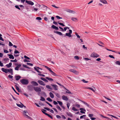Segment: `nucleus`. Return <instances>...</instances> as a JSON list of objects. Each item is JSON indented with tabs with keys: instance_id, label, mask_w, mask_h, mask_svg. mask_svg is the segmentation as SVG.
Here are the masks:
<instances>
[{
	"instance_id": "f257e3e1",
	"label": "nucleus",
	"mask_w": 120,
	"mask_h": 120,
	"mask_svg": "<svg viewBox=\"0 0 120 120\" xmlns=\"http://www.w3.org/2000/svg\"><path fill=\"white\" fill-rule=\"evenodd\" d=\"M34 90L37 92L38 93V94L39 95L41 91V89L38 86H34Z\"/></svg>"
},
{
	"instance_id": "f03ea898",
	"label": "nucleus",
	"mask_w": 120,
	"mask_h": 120,
	"mask_svg": "<svg viewBox=\"0 0 120 120\" xmlns=\"http://www.w3.org/2000/svg\"><path fill=\"white\" fill-rule=\"evenodd\" d=\"M25 1L28 4H30L31 5H32L34 4V3L31 1L25 0H21V2L22 3H24Z\"/></svg>"
},
{
	"instance_id": "7ed1b4c3",
	"label": "nucleus",
	"mask_w": 120,
	"mask_h": 120,
	"mask_svg": "<svg viewBox=\"0 0 120 120\" xmlns=\"http://www.w3.org/2000/svg\"><path fill=\"white\" fill-rule=\"evenodd\" d=\"M20 82L21 83L24 85H26L29 82V81L27 79H23L20 80Z\"/></svg>"
},
{
	"instance_id": "20e7f679",
	"label": "nucleus",
	"mask_w": 120,
	"mask_h": 120,
	"mask_svg": "<svg viewBox=\"0 0 120 120\" xmlns=\"http://www.w3.org/2000/svg\"><path fill=\"white\" fill-rule=\"evenodd\" d=\"M34 87L32 85H29L27 86V88L29 91H32L34 90Z\"/></svg>"
},
{
	"instance_id": "39448f33",
	"label": "nucleus",
	"mask_w": 120,
	"mask_h": 120,
	"mask_svg": "<svg viewBox=\"0 0 120 120\" xmlns=\"http://www.w3.org/2000/svg\"><path fill=\"white\" fill-rule=\"evenodd\" d=\"M90 56L91 57L95 58L99 57V56L97 53L94 52H93L91 55Z\"/></svg>"
},
{
	"instance_id": "423d86ee",
	"label": "nucleus",
	"mask_w": 120,
	"mask_h": 120,
	"mask_svg": "<svg viewBox=\"0 0 120 120\" xmlns=\"http://www.w3.org/2000/svg\"><path fill=\"white\" fill-rule=\"evenodd\" d=\"M69 32L68 33H66L65 36H67L68 37H70L72 36L71 34L72 33V30H69Z\"/></svg>"
},
{
	"instance_id": "0eeeda50",
	"label": "nucleus",
	"mask_w": 120,
	"mask_h": 120,
	"mask_svg": "<svg viewBox=\"0 0 120 120\" xmlns=\"http://www.w3.org/2000/svg\"><path fill=\"white\" fill-rule=\"evenodd\" d=\"M37 82L40 85H41L44 86L45 85V84L44 83V82L41 80H38V81Z\"/></svg>"
},
{
	"instance_id": "6e6552de",
	"label": "nucleus",
	"mask_w": 120,
	"mask_h": 120,
	"mask_svg": "<svg viewBox=\"0 0 120 120\" xmlns=\"http://www.w3.org/2000/svg\"><path fill=\"white\" fill-rule=\"evenodd\" d=\"M44 109H46L48 111H49L50 112H51V113H54V112L53 110L52 109H49L47 107H44Z\"/></svg>"
},
{
	"instance_id": "1a4fd4ad",
	"label": "nucleus",
	"mask_w": 120,
	"mask_h": 120,
	"mask_svg": "<svg viewBox=\"0 0 120 120\" xmlns=\"http://www.w3.org/2000/svg\"><path fill=\"white\" fill-rule=\"evenodd\" d=\"M51 85L53 87L54 89L56 90H58L57 86L56 85L51 84Z\"/></svg>"
},
{
	"instance_id": "9d476101",
	"label": "nucleus",
	"mask_w": 120,
	"mask_h": 120,
	"mask_svg": "<svg viewBox=\"0 0 120 120\" xmlns=\"http://www.w3.org/2000/svg\"><path fill=\"white\" fill-rule=\"evenodd\" d=\"M69 71L71 72H72L74 73H75L76 74H78L79 73V72L75 70H73V69H70Z\"/></svg>"
},
{
	"instance_id": "9b49d317",
	"label": "nucleus",
	"mask_w": 120,
	"mask_h": 120,
	"mask_svg": "<svg viewBox=\"0 0 120 120\" xmlns=\"http://www.w3.org/2000/svg\"><path fill=\"white\" fill-rule=\"evenodd\" d=\"M62 99L64 100L67 101L68 100V99L67 98V97L64 95L62 96Z\"/></svg>"
},
{
	"instance_id": "f8f14e48",
	"label": "nucleus",
	"mask_w": 120,
	"mask_h": 120,
	"mask_svg": "<svg viewBox=\"0 0 120 120\" xmlns=\"http://www.w3.org/2000/svg\"><path fill=\"white\" fill-rule=\"evenodd\" d=\"M79 100L81 101L86 106H87L89 108H90L91 106L87 103L86 102L83 101H82L81 100Z\"/></svg>"
},
{
	"instance_id": "ddd939ff",
	"label": "nucleus",
	"mask_w": 120,
	"mask_h": 120,
	"mask_svg": "<svg viewBox=\"0 0 120 120\" xmlns=\"http://www.w3.org/2000/svg\"><path fill=\"white\" fill-rule=\"evenodd\" d=\"M80 110H81V111H80V112L81 113L84 114L85 113V112L82 111H84L85 112L86 111V110L85 109L82 108H81L80 109Z\"/></svg>"
},
{
	"instance_id": "4468645a",
	"label": "nucleus",
	"mask_w": 120,
	"mask_h": 120,
	"mask_svg": "<svg viewBox=\"0 0 120 120\" xmlns=\"http://www.w3.org/2000/svg\"><path fill=\"white\" fill-rule=\"evenodd\" d=\"M7 71L9 73H11V74L12 75H13V70L11 68H10L9 69H7Z\"/></svg>"
},
{
	"instance_id": "2eb2a0df",
	"label": "nucleus",
	"mask_w": 120,
	"mask_h": 120,
	"mask_svg": "<svg viewBox=\"0 0 120 120\" xmlns=\"http://www.w3.org/2000/svg\"><path fill=\"white\" fill-rule=\"evenodd\" d=\"M31 83L34 86H38V84L35 81H32L31 82Z\"/></svg>"
},
{
	"instance_id": "dca6fc26",
	"label": "nucleus",
	"mask_w": 120,
	"mask_h": 120,
	"mask_svg": "<svg viewBox=\"0 0 120 120\" xmlns=\"http://www.w3.org/2000/svg\"><path fill=\"white\" fill-rule=\"evenodd\" d=\"M51 28L56 30H58L59 29L57 27L55 26L54 25H53L52 26Z\"/></svg>"
},
{
	"instance_id": "f3484780",
	"label": "nucleus",
	"mask_w": 120,
	"mask_h": 120,
	"mask_svg": "<svg viewBox=\"0 0 120 120\" xmlns=\"http://www.w3.org/2000/svg\"><path fill=\"white\" fill-rule=\"evenodd\" d=\"M2 70L5 73H8L7 69H5L4 68H2Z\"/></svg>"
},
{
	"instance_id": "a211bd4d",
	"label": "nucleus",
	"mask_w": 120,
	"mask_h": 120,
	"mask_svg": "<svg viewBox=\"0 0 120 120\" xmlns=\"http://www.w3.org/2000/svg\"><path fill=\"white\" fill-rule=\"evenodd\" d=\"M66 114L68 116L71 117H72L73 116V114L70 112H66Z\"/></svg>"
},
{
	"instance_id": "6ab92c4d",
	"label": "nucleus",
	"mask_w": 120,
	"mask_h": 120,
	"mask_svg": "<svg viewBox=\"0 0 120 120\" xmlns=\"http://www.w3.org/2000/svg\"><path fill=\"white\" fill-rule=\"evenodd\" d=\"M54 33H56L57 34H58L60 35H63V34L62 33L60 32L57 31H54Z\"/></svg>"
},
{
	"instance_id": "aec40b11",
	"label": "nucleus",
	"mask_w": 120,
	"mask_h": 120,
	"mask_svg": "<svg viewBox=\"0 0 120 120\" xmlns=\"http://www.w3.org/2000/svg\"><path fill=\"white\" fill-rule=\"evenodd\" d=\"M21 77V76L19 75L16 76H15V79L16 81L18 80Z\"/></svg>"
},
{
	"instance_id": "412c9836",
	"label": "nucleus",
	"mask_w": 120,
	"mask_h": 120,
	"mask_svg": "<svg viewBox=\"0 0 120 120\" xmlns=\"http://www.w3.org/2000/svg\"><path fill=\"white\" fill-rule=\"evenodd\" d=\"M8 55L9 56V58L10 59H14V57L11 54H8Z\"/></svg>"
},
{
	"instance_id": "4be33fe9",
	"label": "nucleus",
	"mask_w": 120,
	"mask_h": 120,
	"mask_svg": "<svg viewBox=\"0 0 120 120\" xmlns=\"http://www.w3.org/2000/svg\"><path fill=\"white\" fill-rule=\"evenodd\" d=\"M100 1L104 4H107V1L105 0H100Z\"/></svg>"
},
{
	"instance_id": "5701e85b",
	"label": "nucleus",
	"mask_w": 120,
	"mask_h": 120,
	"mask_svg": "<svg viewBox=\"0 0 120 120\" xmlns=\"http://www.w3.org/2000/svg\"><path fill=\"white\" fill-rule=\"evenodd\" d=\"M34 69L36 71H37L38 72L40 73H41V72L40 71L38 70L39 69L38 68H37V67H34Z\"/></svg>"
},
{
	"instance_id": "b1692460",
	"label": "nucleus",
	"mask_w": 120,
	"mask_h": 120,
	"mask_svg": "<svg viewBox=\"0 0 120 120\" xmlns=\"http://www.w3.org/2000/svg\"><path fill=\"white\" fill-rule=\"evenodd\" d=\"M50 96V97L52 98H53L54 97V96L53 94L51 92L49 93Z\"/></svg>"
},
{
	"instance_id": "393cba45",
	"label": "nucleus",
	"mask_w": 120,
	"mask_h": 120,
	"mask_svg": "<svg viewBox=\"0 0 120 120\" xmlns=\"http://www.w3.org/2000/svg\"><path fill=\"white\" fill-rule=\"evenodd\" d=\"M12 64V63L11 62H10L9 63V64H7L6 65L7 68H9L11 66Z\"/></svg>"
},
{
	"instance_id": "a878e982",
	"label": "nucleus",
	"mask_w": 120,
	"mask_h": 120,
	"mask_svg": "<svg viewBox=\"0 0 120 120\" xmlns=\"http://www.w3.org/2000/svg\"><path fill=\"white\" fill-rule=\"evenodd\" d=\"M40 79L41 80L47 82H48V81L46 79L43 77H41Z\"/></svg>"
},
{
	"instance_id": "bb28decb",
	"label": "nucleus",
	"mask_w": 120,
	"mask_h": 120,
	"mask_svg": "<svg viewBox=\"0 0 120 120\" xmlns=\"http://www.w3.org/2000/svg\"><path fill=\"white\" fill-rule=\"evenodd\" d=\"M44 113V114H45L46 115L48 116V117H50L51 119H53L52 117L49 114L47 113Z\"/></svg>"
},
{
	"instance_id": "cd10ccee",
	"label": "nucleus",
	"mask_w": 120,
	"mask_h": 120,
	"mask_svg": "<svg viewBox=\"0 0 120 120\" xmlns=\"http://www.w3.org/2000/svg\"><path fill=\"white\" fill-rule=\"evenodd\" d=\"M55 94L56 96L58 98H60V95L58 93H55Z\"/></svg>"
},
{
	"instance_id": "c85d7f7f",
	"label": "nucleus",
	"mask_w": 120,
	"mask_h": 120,
	"mask_svg": "<svg viewBox=\"0 0 120 120\" xmlns=\"http://www.w3.org/2000/svg\"><path fill=\"white\" fill-rule=\"evenodd\" d=\"M67 11L68 12H69L70 13H72L73 12V11L72 10H70L69 9H68L67 10ZM73 12H74L73 13H75V12L73 11Z\"/></svg>"
},
{
	"instance_id": "c756f323",
	"label": "nucleus",
	"mask_w": 120,
	"mask_h": 120,
	"mask_svg": "<svg viewBox=\"0 0 120 120\" xmlns=\"http://www.w3.org/2000/svg\"><path fill=\"white\" fill-rule=\"evenodd\" d=\"M46 79L49 80V81H53V79L51 78H49L48 77H46L45 78Z\"/></svg>"
},
{
	"instance_id": "7c9ffc66",
	"label": "nucleus",
	"mask_w": 120,
	"mask_h": 120,
	"mask_svg": "<svg viewBox=\"0 0 120 120\" xmlns=\"http://www.w3.org/2000/svg\"><path fill=\"white\" fill-rule=\"evenodd\" d=\"M71 20L74 21L75 22L76 20H77V19L76 18L72 17L71 18Z\"/></svg>"
},
{
	"instance_id": "2f4dec72",
	"label": "nucleus",
	"mask_w": 120,
	"mask_h": 120,
	"mask_svg": "<svg viewBox=\"0 0 120 120\" xmlns=\"http://www.w3.org/2000/svg\"><path fill=\"white\" fill-rule=\"evenodd\" d=\"M115 64L116 65H120V61L119 60L116 61L115 62Z\"/></svg>"
},
{
	"instance_id": "473e14b6",
	"label": "nucleus",
	"mask_w": 120,
	"mask_h": 120,
	"mask_svg": "<svg viewBox=\"0 0 120 120\" xmlns=\"http://www.w3.org/2000/svg\"><path fill=\"white\" fill-rule=\"evenodd\" d=\"M56 108L58 110H60V111H61L62 109L60 108V107L58 105H57L56 106Z\"/></svg>"
},
{
	"instance_id": "72a5a7b5",
	"label": "nucleus",
	"mask_w": 120,
	"mask_h": 120,
	"mask_svg": "<svg viewBox=\"0 0 120 120\" xmlns=\"http://www.w3.org/2000/svg\"><path fill=\"white\" fill-rule=\"evenodd\" d=\"M101 116L102 117L107 119L108 120H110V119L109 118L105 116L102 115H101Z\"/></svg>"
},
{
	"instance_id": "f704fd0d",
	"label": "nucleus",
	"mask_w": 120,
	"mask_h": 120,
	"mask_svg": "<svg viewBox=\"0 0 120 120\" xmlns=\"http://www.w3.org/2000/svg\"><path fill=\"white\" fill-rule=\"evenodd\" d=\"M50 72L52 74V75L55 76H57L56 74L54 72H53L52 71H51V72Z\"/></svg>"
},
{
	"instance_id": "c9c22d12",
	"label": "nucleus",
	"mask_w": 120,
	"mask_h": 120,
	"mask_svg": "<svg viewBox=\"0 0 120 120\" xmlns=\"http://www.w3.org/2000/svg\"><path fill=\"white\" fill-rule=\"evenodd\" d=\"M46 87L49 89H50V90H52V88L51 87L49 86V85H47L46 86Z\"/></svg>"
},
{
	"instance_id": "e433bc0d",
	"label": "nucleus",
	"mask_w": 120,
	"mask_h": 120,
	"mask_svg": "<svg viewBox=\"0 0 120 120\" xmlns=\"http://www.w3.org/2000/svg\"><path fill=\"white\" fill-rule=\"evenodd\" d=\"M41 99H40V101H45V99L43 97L41 96Z\"/></svg>"
},
{
	"instance_id": "4c0bfd02",
	"label": "nucleus",
	"mask_w": 120,
	"mask_h": 120,
	"mask_svg": "<svg viewBox=\"0 0 120 120\" xmlns=\"http://www.w3.org/2000/svg\"><path fill=\"white\" fill-rule=\"evenodd\" d=\"M57 102L61 106L63 104L62 102L59 101H57Z\"/></svg>"
},
{
	"instance_id": "58836bf2",
	"label": "nucleus",
	"mask_w": 120,
	"mask_h": 120,
	"mask_svg": "<svg viewBox=\"0 0 120 120\" xmlns=\"http://www.w3.org/2000/svg\"><path fill=\"white\" fill-rule=\"evenodd\" d=\"M27 113H28V112L24 110L23 111V114H25V115L26 116H28V115L26 114Z\"/></svg>"
},
{
	"instance_id": "ea45409f",
	"label": "nucleus",
	"mask_w": 120,
	"mask_h": 120,
	"mask_svg": "<svg viewBox=\"0 0 120 120\" xmlns=\"http://www.w3.org/2000/svg\"><path fill=\"white\" fill-rule=\"evenodd\" d=\"M46 99L49 101L52 102V100L49 97L47 98Z\"/></svg>"
},
{
	"instance_id": "a19ab883",
	"label": "nucleus",
	"mask_w": 120,
	"mask_h": 120,
	"mask_svg": "<svg viewBox=\"0 0 120 120\" xmlns=\"http://www.w3.org/2000/svg\"><path fill=\"white\" fill-rule=\"evenodd\" d=\"M86 88L88 89H90L92 91H93L94 92H95V90H94V89H93V88H92L91 87H88L87 88Z\"/></svg>"
},
{
	"instance_id": "79ce46f5",
	"label": "nucleus",
	"mask_w": 120,
	"mask_h": 120,
	"mask_svg": "<svg viewBox=\"0 0 120 120\" xmlns=\"http://www.w3.org/2000/svg\"><path fill=\"white\" fill-rule=\"evenodd\" d=\"M24 57L26 59H27V60H29L30 59V58L27 57L26 55H25Z\"/></svg>"
},
{
	"instance_id": "37998d69",
	"label": "nucleus",
	"mask_w": 120,
	"mask_h": 120,
	"mask_svg": "<svg viewBox=\"0 0 120 120\" xmlns=\"http://www.w3.org/2000/svg\"><path fill=\"white\" fill-rule=\"evenodd\" d=\"M12 88L13 90L16 94H17L18 95H19V93L17 92L15 90V89L12 86Z\"/></svg>"
},
{
	"instance_id": "c03bdc74",
	"label": "nucleus",
	"mask_w": 120,
	"mask_h": 120,
	"mask_svg": "<svg viewBox=\"0 0 120 120\" xmlns=\"http://www.w3.org/2000/svg\"><path fill=\"white\" fill-rule=\"evenodd\" d=\"M16 104L17 105L18 107L21 108H22V105H21L19 104H18V103H16Z\"/></svg>"
},
{
	"instance_id": "a18cd8bd",
	"label": "nucleus",
	"mask_w": 120,
	"mask_h": 120,
	"mask_svg": "<svg viewBox=\"0 0 120 120\" xmlns=\"http://www.w3.org/2000/svg\"><path fill=\"white\" fill-rule=\"evenodd\" d=\"M72 109L74 111H77L78 110L76 109L75 107H73L72 108Z\"/></svg>"
},
{
	"instance_id": "49530a36",
	"label": "nucleus",
	"mask_w": 120,
	"mask_h": 120,
	"mask_svg": "<svg viewBox=\"0 0 120 120\" xmlns=\"http://www.w3.org/2000/svg\"><path fill=\"white\" fill-rule=\"evenodd\" d=\"M15 86L16 87V88L18 90V92H19L20 90L19 89V87L16 85H15Z\"/></svg>"
},
{
	"instance_id": "de8ad7c7",
	"label": "nucleus",
	"mask_w": 120,
	"mask_h": 120,
	"mask_svg": "<svg viewBox=\"0 0 120 120\" xmlns=\"http://www.w3.org/2000/svg\"><path fill=\"white\" fill-rule=\"evenodd\" d=\"M19 52L16 49H15V50L14 51V53L15 54H17V53H19Z\"/></svg>"
},
{
	"instance_id": "09e8293b",
	"label": "nucleus",
	"mask_w": 120,
	"mask_h": 120,
	"mask_svg": "<svg viewBox=\"0 0 120 120\" xmlns=\"http://www.w3.org/2000/svg\"><path fill=\"white\" fill-rule=\"evenodd\" d=\"M32 9L33 11H37L38 10V9L35 8H34V9Z\"/></svg>"
},
{
	"instance_id": "8fccbe9b",
	"label": "nucleus",
	"mask_w": 120,
	"mask_h": 120,
	"mask_svg": "<svg viewBox=\"0 0 120 120\" xmlns=\"http://www.w3.org/2000/svg\"><path fill=\"white\" fill-rule=\"evenodd\" d=\"M56 17L57 19H62V17H61L59 16H56Z\"/></svg>"
},
{
	"instance_id": "3c124183",
	"label": "nucleus",
	"mask_w": 120,
	"mask_h": 120,
	"mask_svg": "<svg viewBox=\"0 0 120 120\" xmlns=\"http://www.w3.org/2000/svg\"><path fill=\"white\" fill-rule=\"evenodd\" d=\"M27 64L28 65H29L31 66H32L33 65V64L28 63H27Z\"/></svg>"
},
{
	"instance_id": "603ef678",
	"label": "nucleus",
	"mask_w": 120,
	"mask_h": 120,
	"mask_svg": "<svg viewBox=\"0 0 120 120\" xmlns=\"http://www.w3.org/2000/svg\"><path fill=\"white\" fill-rule=\"evenodd\" d=\"M15 8L17 9H18L19 10H20V8L19 7L18 5H15Z\"/></svg>"
},
{
	"instance_id": "864d4df0",
	"label": "nucleus",
	"mask_w": 120,
	"mask_h": 120,
	"mask_svg": "<svg viewBox=\"0 0 120 120\" xmlns=\"http://www.w3.org/2000/svg\"><path fill=\"white\" fill-rule=\"evenodd\" d=\"M19 67H18V66H17L15 68V69L16 70L18 71L19 70Z\"/></svg>"
},
{
	"instance_id": "5fc2aeb1",
	"label": "nucleus",
	"mask_w": 120,
	"mask_h": 120,
	"mask_svg": "<svg viewBox=\"0 0 120 120\" xmlns=\"http://www.w3.org/2000/svg\"><path fill=\"white\" fill-rule=\"evenodd\" d=\"M36 19L37 20H41L42 19L40 17H38L36 18Z\"/></svg>"
},
{
	"instance_id": "6e6d98bb",
	"label": "nucleus",
	"mask_w": 120,
	"mask_h": 120,
	"mask_svg": "<svg viewBox=\"0 0 120 120\" xmlns=\"http://www.w3.org/2000/svg\"><path fill=\"white\" fill-rule=\"evenodd\" d=\"M74 58L75 59L79 60V57L77 56H75Z\"/></svg>"
},
{
	"instance_id": "4d7b16f0",
	"label": "nucleus",
	"mask_w": 120,
	"mask_h": 120,
	"mask_svg": "<svg viewBox=\"0 0 120 120\" xmlns=\"http://www.w3.org/2000/svg\"><path fill=\"white\" fill-rule=\"evenodd\" d=\"M39 105L41 106H43L44 105V104L42 103L40 101L39 102Z\"/></svg>"
},
{
	"instance_id": "13d9d810",
	"label": "nucleus",
	"mask_w": 120,
	"mask_h": 120,
	"mask_svg": "<svg viewBox=\"0 0 120 120\" xmlns=\"http://www.w3.org/2000/svg\"><path fill=\"white\" fill-rule=\"evenodd\" d=\"M10 61L11 62H16L17 61V60L16 59H15L14 60H11Z\"/></svg>"
},
{
	"instance_id": "bf43d9fd",
	"label": "nucleus",
	"mask_w": 120,
	"mask_h": 120,
	"mask_svg": "<svg viewBox=\"0 0 120 120\" xmlns=\"http://www.w3.org/2000/svg\"><path fill=\"white\" fill-rule=\"evenodd\" d=\"M9 59L8 58H4V61L6 62L7 61L9 60Z\"/></svg>"
},
{
	"instance_id": "052dcab7",
	"label": "nucleus",
	"mask_w": 120,
	"mask_h": 120,
	"mask_svg": "<svg viewBox=\"0 0 120 120\" xmlns=\"http://www.w3.org/2000/svg\"><path fill=\"white\" fill-rule=\"evenodd\" d=\"M56 116L57 118L58 119H60L61 118V116L59 115H56Z\"/></svg>"
},
{
	"instance_id": "680f3d73",
	"label": "nucleus",
	"mask_w": 120,
	"mask_h": 120,
	"mask_svg": "<svg viewBox=\"0 0 120 120\" xmlns=\"http://www.w3.org/2000/svg\"><path fill=\"white\" fill-rule=\"evenodd\" d=\"M53 23L55 25L58 26V24H57V22H56L54 21L53 22Z\"/></svg>"
},
{
	"instance_id": "e2e57ef3",
	"label": "nucleus",
	"mask_w": 120,
	"mask_h": 120,
	"mask_svg": "<svg viewBox=\"0 0 120 120\" xmlns=\"http://www.w3.org/2000/svg\"><path fill=\"white\" fill-rule=\"evenodd\" d=\"M66 90L68 91H66V93H68V94H72L71 92H70L69 91V90H68L67 89H66L65 88Z\"/></svg>"
},
{
	"instance_id": "0e129e2a",
	"label": "nucleus",
	"mask_w": 120,
	"mask_h": 120,
	"mask_svg": "<svg viewBox=\"0 0 120 120\" xmlns=\"http://www.w3.org/2000/svg\"><path fill=\"white\" fill-rule=\"evenodd\" d=\"M42 110H41V111L44 114V113H45V112L47 111L45 109H42Z\"/></svg>"
},
{
	"instance_id": "69168bd1",
	"label": "nucleus",
	"mask_w": 120,
	"mask_h": 120,
	"mask_svg": "<svg viewBox=\"0 0 120 120\" xmlns=\"http://www.w3.org/2000/svg\"><path fill=\"white\" fill-rule=\"evenodd\" d=\"M82 80L83 82L85 83H87L88 82V81H86V80L84 79H82Z\"/></svg>"
},
{
	"instance_id": "338daca9",
	"label": "nucleus",
	"mask_w": 120,
	"mask_h": 120,
	"mask_svg": "<svg viewBox=\"0 0 120 120\" xmlns=\"http://www.w3.org/2000/svg\"><path fill=\"white\" fill-rule=\"evenodd\" d=\"M24 62H30V61L29 60H27L26 59H24Z\"/></svg>"
},
{
	"instance_id": "774afa93",
	"label": "nucleus",
	"mask_w": 120,
	"mask_h": 120,
	"mask_svg": "<svg viewBox=\"0 0 120 120\" xmlns=\"http://www.w3.org/2000/svg\"><path fill=\"white\" fill-rule=\"evenodd\" d=\"M53 103L55 105H57L58 104V103L54 101H53Z\"/></svg>"
}]
</instances>
